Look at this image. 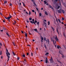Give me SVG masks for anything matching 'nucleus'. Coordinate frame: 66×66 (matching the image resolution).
Masks as SVG:
<instances>
[{
    "label": "nucleus",
    "instance_id": "f257e3e1",
    "mask_svg": "<svg viewBox=\"0 0 66 66\" xmlns=\"http://www.w3.org/2000/svg\"><path fill=\"white\" fill-rule=\"evenodd\" d=\"M6 51H7L6 54L7 55V57L8 59L7 60V61H9V59H10V54L8 52V50L7 49H6Z\"/></svg>",
    "mask_w": 66,
    "mask_h": 66
},
{
    "label": "nucleus",
    "instance_id": "f03ea898",
    "mask_svg": "<svg viewBox=\"0 0 66 66\" xmlns=\"http://www.w3.org/2000/svg\"><path fill=\"white\" fill-rule=\"evenodd\" d=\"M54 38L56 41H59V39H58V38H57L56 36V37H54Z\"/></svg>",
    "mask_w": 66,
    "mask_h": 66
},
{
    "label": "nucleus",
    "instance_id": "7ed1b4c3",
    "mask_svg": "<svg viewBox=\"0 0 66 66\" xmlns=\"http://www.w3.org/2000/svg\"><path fill=\"white\" fill-rule=\"evenodd\" d=\"M50 61H51L50 62L52 63L53 62V59H52V57L51 59L50 60Z\"/></svg>",
    "mask_w": 66,
    "mask_h": 66
},
{
    "label": "nucleus",
    "instance_id": "20e7f679",
    "mask_svg": "<svg viewBox=\"0 0 66 66\" xmlns=\"http://www.w3.org/2000/svg\"><path fill=\"white\" fill-rule=\"evenodd\" d=\"M41 42H43V40H44V38L42 37V36H41Z\"/></svg>",
    "mask_w": 66,
    "mask_h": 66
},
{
    "label": "nucleus",
    "instance_id": "39448f33",
    "mask_svg": "<svg viewBox=\"0 0 66 66\" xmlns=\"http://www.w3.org/2000/svg\"><path fill=\"white\" fill-rule=\"evenodd\" d=\"M51 41L53 42L54 44L55 45V43H54V40H53V38H51Z\"/></svg>",
    "mask_w": 66,
    "mask_h": 66
},
{
    "label": "nucleus",
    "instance_id": "423d86ee",
    "mask_svg": "<svg viewBox=\"0 0 66 66\" xmlns=\"http://www.w3.org/2000/svg\"><path fill=\"white\" fill-rule=\"evenodd\" d=\"M61 11H62V10H61V9H60V10H58V12L59 13H61Z\"/></svg>",
    "mask_w": 66,
    "mask_h": 66
},
{
    "label": "nucleus",
    "instance_id": "0eeeda50",
    "mask_svg": "<svg viewBox=\"0 0 66 66\" xmlns=\"http://www.w3.org/2000/svg\"><path fill=\"white\" fill-rule=\"evenodd\" d=\"M33 30H34V31H36V32H37V33H38V31L37 30V29H35Z\"/></svg>",
    "mask_w": 66,
    "mask_h": 66
},
{
    "label": "nucleus",
    "instance_id": "6e6552de",
    "mask_svg": "<svg viewBox=\"0 0 66 66\" xmlns=\"http://www.w3.org/2000/svg\"><path fill=\"white\" fill-rule=\"evenodd\" d=\"M49 6V7H50V8H51V9H52V10L53 9V8L52 7V6H51L50 5Z\"/></svg>",
    "mask_w": 66,
    "mask_h": 66
},
{
    "label": "nucleus",
    "instance_id": "1a4fd4ad",
    "mask_svg": "<svg viewBox=\"0 0 66 66\" xmlns=\"http://www.w3.org/2000/svg\"><path fill=\"white\" fill-rule=\"evenodd\" d=\"M59 52L60 53V54H62V53H63V52L61 51H59Z\"/></svg>",
    "mask_w": 66,
    "mask_h": 66
},
{
    "label": "nucleus",
    "instance_id": "9d476101",
    "mask_svg": "<svg viewBox=\"0 0 66 66\" xmlns=\"http://www.w3.org/2000/svg\"><path fill=\"white\" fill-rule=\"evenodd\" d=\"M44 40L46 42V43H47V40H46V38L45 37L44 38Z\"/></svg>",
    "mask_w": 66,
    "mask_h": 66
},
{
    "label": "nucleus",
    "instance_id": "9b49d317",
    "mask_svg": "<svg viewBox=\"0 0 66 66\" xmlns=\"http://www.w3.org/2000/svg\"><path fill=\"white\" fill-rule=\"evenodd\" d=\"M57 49H59V48H61V47H60V46H57Z\"/></svg>",
    "mask_w": 66,
    "mask_h": 66
},
{
    "label": "nucleus",
    "instance_id": "f8f14e48",
    "mask_svg": "<svg viewBox=\"0 0 66 66\" xmlns=\"http://www.w3.org/2000/svg\"><path fill=\"white\" fill-rule=\"evenodd\" d=\"M45 15H48V14L47 13V12L45 11Z\"/></svg>",
    "mask_w": 66,
    "mask_h": 66
},
{
    "label": "nucleus",
    "instance_id": "ddd939ff",
    "mask_svg": "<svg viewBox=\"0 0 66 66\" xmlns=\"http://www.w3.org/2000/svg\"><path fill=\"white\" fill-rule=\"evenodd\" d=\"M47 42L48 44H49V39H47Z\"/></svg>",
    "mask_w": 66,
    "mask_h": 66
},
{
    "label": "nucleus",
    "instance_id": "4468645a",
    "mask_svg": "<svg viewBox=\"0 0 66 66\" xmlns=\"http://www.w3.org/2000/svg\"><path fill=\"white\" fill-rule=\"evenodd\" d=\"M33 3H34V5H35V6H37V5L36 4V3H35V2H33Z\"/></svg>",
    "mask_w": 66,
    "mask_h": 66
},
{
    "label": "nucleus",
    "instance_id": "2eb2a0df",
    "mask_svg": "<svg viewBox=\"0 0 66 66\" xmlns=\"http://www.w3.org/2000/svg\"><path fill=\"white\" fill-rule=\"evenodd\" d=\"M44 3L45 4H46V3H47V2H46V1H44Z\"/></svg>",
    "mask_w": 66,
    "mask_h": 66
},
{
    "label": "nucleus",
    "instance_id": "dca6fc26",
    "mask_svg": "<svg viewBox=\"0 0 66 66\" xmlns=\"http://www.w3.org/2000/svg\"><path fill=\"white\" fill-rule=\"evenodd\" d=\"M44 24L45 27H46V23L45 22H44Z\"/></svg>",
    "mask_w": 66,
    "mask_h": 66
},
{
    "label": "nucleus",
    "instance_id": "f3484780",
    "mask_svg": "<svg viewBox=\"0 0 66 66\" xmlns=\"http://www.w3.org/2000/svg\"><path fill=\"white\" fill-rule=\"evenodd\" d=\"M44 47H45V48L46 49L47 48V47H46V45L44 44Z\"/></svg>",
    "mask_w": 66,
    "mask_h": 66
},
{
    "label": "nucleus",
    "instance_id": "a211bd4d",
    "mask_svg": "<svg viewBox=\"0 0 66 66\" xmlns=\"http://www.w3.org/2000/svg\"><path fill=\"white\" fill-rule=\"evenodd\" d=\"M13 45H14V46H16V45H15V43H14V42H13L12 43Z\"/></svg>",
    "mask_w": 66,
    "mask_h": 66
},
{
    "label": "nucleus",
    "instance_id": "6ab92c4d",
    "mask_svg": "<svg viewBox=\"0 0 66 66\" xmlns=\"http://www.w3.org/2000/svg\"><path fill=\"white\" fill-rule=\"evenodd\" d=\"M29 19L30 21L32 20V18H30Z\"/></svg>",
    "mask_w": 66,
    "mask_h": 66
},
{
    "label": "nucleus",
    "instance_id": "aec40b11",
    "mask_svg": "<svg viewBox=\"0 0 66 66\" xmlns=\"http://www.w3.org/2000/svg\"><path fill=\"white\" fill-rule=\"evenodd\" d=\"M37 24H38V25H39V22H38L37 23Z\"/></svg>",
    "mask_w": 66,
    "mask_h": 66
},
{
    "label": "nucleus",
    "instance_id": "412c9836",
    "mask_svg": "<svg viewBox=\"0 0 66 66\" xmlns=\"http://www.w3.org/2000/svg\"><path fill=\"white\" fill-rule=\"evenodd\" d=\"M54 1L55 2H57L58 1L57 0H54Z\"/></svg>",
    "mask_w": 66,
    "mask_h": 66
},
{
    "label": "nucleus",
    "instance_id": "4be33fe9",
    "mask_svg": "<svg viewBox=\"0 0 66 66\" xmlns=\"http://www.w3.org/2000/svg\"><path fill=\"white\" fill-rule=\"evenodd\" d=\"M49 54V53H47L45 54V55H48Z\"/></svg>",
    "mask_w": 66,
    "mask_h": 66
},
{
    "label": "nucleus",
    "instance_id": "5701e85b",
    "mask_svg": "<svg viewBox=\"0 0 66 66\" xmlns=\"http://www.w3.org/2000/svg\"><path fill=\"white\" fill-rule=\"evenodd\" d=\"M7 3V1H5L4 2V4H5V3Z\"/></svg>",
    "mask_w": 66,
    "mask_h": 66
},
{
    "label": "nucleus",
    "instance_id": "b1692460",
    "mask_svg": "<svg viewBox=\"0 0 66 66\" xmlns=\"http://www.w3.org/2000/svg\"><path fill=\"white\" fill-rule=\"evenodd\" d=\"M10 17H8L7 18V19H8V20H9L10 19Z\"/></svg>",
    "mask_w": 66,
    "mask_h": 66
},
{
    "label": "nucleus",
    "instance_id": "393cba45",
    "mask_svg": "<svg viewBox=\"0 0 66 66\" xmlns=\"http://www.w3.org/2000/svg\"><path fill=\"white\" fill-rule=\"evenodd\" d=\"M25 36H26V37H27V36H28V35H27V33L25 34Z\"/></svg>",
    "mask_w": 66,
    "mask_h": 66
},
{
    "label": "nucleus",
    "instance_id": "a878e982",
    "mask_svg": "<svg viewBox=\"0 0 66 66\" xmlns=\"http://www.w3.org/2000/svg\"><path fill=\"white\" fill-rule=\"evenodd\" d=\"M39 15L40 16H42V14H41V13H39Z\"/></svg>",
    "mask_w": 66,
    "mask_h": 66
},
{
    "label": "nucleus",
    "instance_id": "bb28decb",
    "mask_svg": "<svg viewBox=\"0 0 66 66\" xmlns=\"http://www.w3.org/2000/svg\"><path fill=\"white\" fill-rule=\"evenodd\" d=\"M62 11L63 13H65V11H64L63 10H62Z\"/></svg>",
    "mask_w": 66,
    "mask_h": 66
},
{
    "label": "nucleus",
    "instance_id": "cd10ccee",
    "mask_svg": "<svg viewBox=\"0 0 66 66\" xmlns=\"http://www.w3.org/2000/svg\"><path fill=\"white\" fill-rule=\"evenodd\" d=\"M12 53H13V54L14 55H15V53H14V52H12Z\"/></svg>",
    "mask_w": 66,
    "mask_h": 66
},
{
    "label": "nucleus",
    "instance_id": "c85d7f7f",
    "mask_svg": "<svg viewBox=\"0 0 66 66\" xmlns=\"http://www.w3.org/2000/svg\"><path fill=\"white\" fill-rule=\"evenodd\" d=\"M58 21H59L60 23H61V21H60V19H58Z\"/></svg>",
    "mask_w": 66,
    "mask_h": 66
},
{
    "label": "nucleus",
    "instance_id": "c756f323",
    "mask_svg": "<svg viewBox=\"0 0 66 66\" xmlns=\"http://www.w3.org/2000/svg\"><path fill=\"white\" fill-rule=\"evenodd\" d=\"M45 63H48V60H46L45 61Z\"/></svg>",
    "mask_w": 66,
    "mask_h": 66
},
{
    "label": "nucleus",
    "instance_id": "7c9ffc66",
    "mask_svg": "<svg viewBox=\"0 0 66 66\" xmlns=\"http://www.w3.org/2000/svg\"><path fill=\"white\" fill-rule=\"evenodd\" d=\"M3 29L4 30H6V28H5L4 27H3Z\"/></svg>",
    "mask_w": 66,
    "mask_h": 66
},
{
    "label": "nucleus",
    "instance_id": "2f4dec72",
    "mask_svg": "<svg viewBox=\"0 0 66 66\" xmlns=\"http://www.w3.org/2000/svg\"><path fill=\"white\" fill-rule=\"evenodd\" d=\"M60 6H59L57 8V9H59L60 8Z\"/></svg>",
    "mask_w": 66,
    "mask_h": 66
},
{
    "label": "nucleus",
    "instance_id": "473e14b6",
    "mask_svg": "<svg viewBox=\"0 0 66 66\" xmlns=\"http://www.w3.org/2000/svg\"><path fill=\"white\" fill-rule=\"evenodd\" d=\"M22 3L23 4V6H25V5L24 4L23 2H22Z\"/></svg>",
    "mask_w": 66,
    "mask_h": 66
},
{
    "label": "nucleus",
    "instance_id": "72a5a7b5",
    "mask_svg": "<svg viewBox=\"0 0 66 66\" xmlns=\"http://www.w3.org/2000/svg\"><path fill=\"white\" fill-rule=\"evenodd\" d=\"M51 28H52V29L53 30V31H54V28H53V27H52Z\"/></svg>",
    "mask_w": 66,
    "mask_h": 66
},
{
    "label": "nucleus",
    "instance_id": "f704fd0d",
    "mask_svg": "<svg viewBox=\"0 0 66 66\" xmlns=\"http://www.w3.org/2000/svg\"><path fill=\"white\" fill-rule=\"evenodd\" d=\"M62 20H64V19L63 18H62Z\"/></svg>",
    "mask_w": 66,
    "mask_h": 66
},
{
    "label": "nucleus",
    "instance_id": "c9c22d12",
    "mask_svg": "<svg viewBox=\"0 0 66 66\" xmlns=\"http://www.w3.org/2000/svg\"><path fill=\"white\" fill-rule=\"evenodd\" d=\"M6 35L8 36H10L9 35V34L8 33H6Z\"/></svg>",
    "mask_w": 66,
    "mask_h": 66
},
{
    "label": "nucleus",
    "instance_id": "e433bc0d",
    "mask_svg": "<svg viewBox=\"0 0 66 66\" xmlns=\"http://www.w3.org/2000/svg\"><path fill=\"white\" fill-rule=\"evenodd\" d=\"M12 4L11 3H10V6H12Z\"/></svg>",
    "mask_w": 66,
    "mask_h": 66
},
{
    "label": "nucleus",
    "instance_id": "4c0bfd02",
    "mask_svg": "<svg viewBox=\"0 0 66 66\" xmlns=\"http://www.w3.org/2000/svg\"><path fill=\"white\" fill-rule=\"evenodd\" d=\"M48 25H49L50 24V22L49 21L48 22Z\"/></svg>",
    "mask_w": 66,
    "mask_h": 66
},
{
    "label": "nucleus",
    "instance_id": "58836bf2",
    "mask_svg": "<svg viewBox=\"0 0 66 66\" xmlns=\"http://www.w3.org/2000/svg\"><path fill=\"white\" fill-rule=\"evenodd\" d=\"M64 55L62 54V57H64Z\"/></svg>",
    "mask_w": 66,
    "mask_h": 66
},
{
    "label": "nucleus",
    "instance_id": "ea45409f",
    "mask_svg": "<svg viewBox=\"0 0 66 66\" xmlns=\"http://www.w3.org/2000/svg\"><path fill=\"white\" fill-rule=\"evenodd\" d=\"M30 22H31V23H33V22L32 21H30Z\"/></svg>",
    "mask_w": 66,
    "mask_h": 66
},
{
    "label": "nucleus",
    "instance_id": "a19ab883",
    "mask_svg": "<svg viewBox=\"0 0 66 66\" xmlns=\"http://www.w3.org/2000/svg\"><path fill=\"white\" fill-rule=\"evenodd\" d=\"M1 54H2V51H1L0 55H1Z\"/></svg>",
    "mask_w": 66,
    "mask_h": 66
},
{
    "label": "nucleus",
    "instance_id": "79ce46f5",
    "mask_svg": "<svg viewBox=\"0 0 66 66\" xmlns=\"http://www.w3.org/2000/svg\"><path fill=\"white\" fill-rule=\"evenodd\" d=\"M23 57H25V55H24V54H23Z\"/></svg>",
    "mask_w": 66,
    "mask_h": 66
},
{
    "label": "nucleus",
    "instance_id": "37998d69",
    "mask_svg": "<svg viewBox=\"0 0 66 66\" xmlns=\"http://www.w3.org/2000/svg\"><path fill=\"white\" fill-rule=\"evenodd\" d=\"M32 12H35V11H34V10H32Z\"/></svg>",
    "mask_w": 66,
    "mask_h": 66
},
{
    "label": "nucleus",
    "instance_id": "c03bdc74",
    "mask_svg": "<svg viewBox=\"0 0 66 66\" xmlns=\"http://www.w3.org/2000/svg\"><path fill=\"white\" fill-rule=\"evenodd\" d=\"M29 15H31V12L29 11Z\"/></svg>",
    "mask_w": 66,
    "mask_h": 66
},
{
    "label": "nucleus",
    "instance_id": "a18cd8bd",
    "mask_svg": "<svg viewBox=\"0 0 66 66\" xmlns=\"http://www.w3.org/2000/svg\"><path fill=\"white\" fill-rule=\"evenodd\" d=\"M36 9L37 10V11H38V8H37V7L36 8Z\"/></svg>",
    "mask_w": 66,
    "mask_h": 66
},
{
    "label": "nucleus",
    "instance_id": "49530a36",
    "mask_svg": "<svg viewBox=\"0 0 66 66\" xmlns=\"http://www.w3.org/2000/svg\"><path fill=\"white\" fill-rule=\"evenodd\" d=\"M0 31H1V32H3V30H1V29H0Z\"/></svg>",
    "mask_w": 66,
    "mask_h": 66
},
{
    "label": "nucleus",
    "instance_id": "de8ad7c7",
    "mask_svg": "<svg viewBox=\"0 0 66 66\" xmlns=\"http://www.w3.org/2000/svg\"><path fill=\"white\" fill-rule=\"evenodd\" d=\"M0 15H2V13H1H1H0Z\"/></svg>",
    "mask_w": 66,
    "mask_h": 66
},
{
    "label": "nucleus",
    "instance_id": "09e8293b",
    "mask_svg": "<svg viewBox=\"0 0 66 66\" xmlns=\"http://www.w3.org/2000/svg\"><path fill=\"white\" fill-rule=\"evenodd\" d=\"M37 21L36 20H35V23H36L37 22Z\"/></svg>",
    "mask_w": 66,
    "mask_h": 66
},
{
    "label": "nucleus",
    "instance_id": "8fccbe9b",
    "mask_svg": "<svg viewBox=\"0 0 66 66\" xmlns=\"http://www.w3.org/2000/svg\"><path fill=\"white\" fill-rule=\"evenodd\" d=\"M32 21H34V19H33L32 20Z\"/></svg>",
    "mask_w": 66,
    "mask_h": 66
},
{
    "label": "nucleus",
    "instance_id": "3c124183",
    "mask_svg": "<svg viewBox=\"0 0 66 66\" xmlns=\"http://www.w3.org/2000/svg\"><path fill=\"white\" fill-rule=\"evenodd\" d=\"M46 5H49V4H48V3H47L46 4Z\"/></svg>",
    "mask_w": 66,
    "mask_h": 66
},
{
    "label": "nucleus",
    "instance_id": "603ef678",
    "mask_svg": "<svg viewBox=\"0 0 66 66\" xmlns=\"http://www.w3.org/2000/svg\"><path fill=\"white\" fill-rule=\"evenodd\" d=\"M31 56H33V53H31Z\"/></svg>",
    "mask_w": 66,
    "mask_h": 66
},
{
    "label": "nucleus",
    "instance_id": "864d4df0",
    "mask_svg": "<svg viewBox=\"0 0 66 66\" xmlns=\"http://www.w3.org/2000/svg\"><path fill=\"white\" fill-rule=\"evenodd\" d=\"M17 59L18 60H19V57H18Z\"/></svg>",
    "mask_w": 66,
    "mask_h": 66
},
{
    "label": "nucleus",
    "instance_id": "5fc2aeb1",
    "mask_svg": "<svg viewBox=\"0 0 66 66\" xmlns=\"http://www.w3.org/2000/svg\"><path fill=\"white\" fill-rule=\"evenodd\" d=\"M4 18H5V19H7V18H6V17H5Z\"/></svg>",
    "mask_w": 66,
    "mask_h": 66
},
{
    "label": "nucleus",
    "instance_id": "6e6d98bb",
    "mask_svg": "<svg viewBox=\"0 0 66 66\" xmlns=\"http://www.w3.org/2000/svg\"><path fill=\"white\" fill-rule=\"evenodd\" d=\"M0 45L1 46H2V44H1V43H0Z\"/></svg>",
    "mask_w": 66,
    "mask_h": 66
},
{
    "label": "nucleus",
    "instance_id": "4d7b16f0",
    "mask_svg": "<svg viewBox=\"0 0 66 66\" xmlns=\"http://www.w3.org/2000/svg\"><path fill=\"white\" fill-rule=\"evenodd\" d=\"M27 46H29V47H30V46H31V45H28Z\"/></svg>",
    "mask_w": 66,
    "mask_h": 66
},
{
    "label": "nucleus",
    "instance_id": "13d9d810",
    "mask_svg": "<svg viewBox=\"0 0 66 66\" xmlns=\"http://www.w3.org/2000/svg\"><path fill=\"white\" fill-rule=\"evenodd\" d=\"M26 14H28V12H26Z\"/></svg>",
    "mask_w": 66,
    "mask_h": 66
},
{
    "label": "nucleus",
    "instance_id": "bf43d9fd",
    "mask_svg": "<svg viewBox=\"0 0 66 66\" xmlns=\"http://www.w3.org/2000/svg\"><path fill=\"white\" fill-rule=\"evenodd\" d=\"M21 32L22 33H24V32H23V31H21Z\"/></svg>",
    "mask_w": 66,
    "mask_h": 66
},
{
    "label": "nucleus",
    "instance_id": "052dcab7",
    "mask_svg": "<svg viewBox=\"0 0 66 66\" xmlns=\"http://www.w3.org/2000/svg\"><path fill=\"white\" fill-rule=\"evenodd\" d=\"M27 55H29V53H27Z\"/></svg>",
    "mask_w": 66,
    "mask_h": 66
},
{
    "label": "nucleus",
    "instance_id": "680f3d73",
    "mask_svg": "<svg viewBox=\"0 0 66 66\" xmlns=\"http://www.w3.org/2000/svg\"><path fill=\"white\" fill-rule=\"evenodd\" d=\"M27 22H28V23H29V21L27 20Z\"/></svg>",
    "mask_w": 66,
    "mask_h": 66
},
{
    "label": "nucleus",
    "instance_id": "e2e57ef3",
    "mask_svg": "<svg viewBox=\"0 0 66 66\" xmlns=\"http://www.w3.org/2000/svg\"><path fill=\"white\" fill-rule=\"evenodd\" d=\"M1 58L2 59H3V57L2 56H1Z\"/></svg>",
    "mask_w": 66,
    "mask_h": 66
},
{
    "label": "nucleus",
    "instance_id": "0e129e2a",
    "mask_svg": "<svg viewBox=\"0 0 66 66\" xmlns=\"http://www.w3.org/2000/svg\"><path fill=\"white\" fill-rule=\"evenodd\" d=\"M43 10V8H42L41 9V10Z\"/></svg>",
    "mask_w": 66,
    "mask_h": 66
},
{
    "label": "nucleus",
    "instance_id": "69168bd1",
    "mask_svg": "<svg viewBox=\"0 0 66 66\" xmlns=\"http://www.w3.org/2000/svg\"><path fill=\"white\" fill-rule=\"evenodd\" d=\"M3 22H5V21H4V20H3Z\"/></svg>",
    "mask_w": 66,
    "mask_h": 66
},
{
    "label": "nucleus",
    "instance_id": "338daca9",
    "mask_svg": "<svg viewBox=\"0 0 66 66\" xmlns=\"http://www.w3.org/2000/svg\"><path fill=\"white\" fill-rule=\"evenodd\" d=\"M12 16H10L9 17H10V18H11V17H12Z\"/></svg>",
    "mask_w": 66,
    "mask_h": 66
},
{
    "label": "nucleus",
    "instance_id": "774afa93",
    "mask_svg": "<svg viewBox=\"0 0 66 66\" xmlns=\"http://www.w3.org/2000/svg\"><path fill=\"white\" fill-rule=\"evenodd\" d=\"M32 41H33V42H34V41H35V40H34V39H33L32 40Z\"/></svg>",
    "mask_w": 66,
    "mask_h": 66
}]
</instances>
